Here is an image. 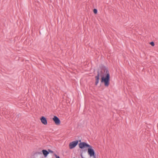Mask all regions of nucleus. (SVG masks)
I'll list each match as a JSON object with an SVG mask.
<instances>
[{
  "label": "nucleus",
  "mask_w": 158,
  "mask_h": 158,
  "mask_svg": "<svg viewBox=\"0 0 158 158\" xmlns=\"http://www.w3.org/2000/svg\"><path fill=\"white\" fill-rule=\"evenodd\" d=\"M78 143V140L73 141L69 143V146L70 149H72L75 148L77 144Z\"/></svg>",
  "instance_id": "4"
},
{
  "label": "nucleus",
  "mask_w": 158,
  "mask_h": 158,
  "mask_svg": "<svg viewBox=\"0 0 158 158\" xmlns=\"http://www.w3.org/2000/svg\"><path fill=\"white\" fill-rule=\"evenodd\" d=\"M93 11H94V14H97V12H98V10L97 9H94Z\"/></svg>",
  "instance_id": "10"
},
{
  "label": "nucleus",
  "mask_w": 158,
  "mask_h": 158,
  "mask_svg": "<svg viewBox=\"0 0 158 158\" xmlns=\"http://www.w3.org/2000/svg\"><path fill=\"white\" fill-rule=\"evenodd\" d=\"M53 120L56 125H58L60 124V120L56 116H54L53 118Z\"/></svg>",
  "instance_id": "5"
},
{
  "label": "nucleus",
  "mask_w": 158,
  "mask_h": 158,
  "mask_svg": "<svg viewBox=\"0 0 158 158\" xmlns=\"http://www.w3.org/2000/svg\"><path fill=\"white\" fill-rule=\"evenodd\" d=\"M150 44L152 46H154L155 45L154 43L153 42H151L150 43Z\"/></svg>",
  "instance_id": "11"
},
{
  "label": "nucleus",
  "mask_w": 158,
  "mask_h": 158,
  "mask_svg": "<svg viewBox=\"0 0 158 158\" xmlns=\"http://www.w3.org/2000/svg\"><path fill=\"white\" fill-rule=\"evenodd\" d=\"M100 73L99 71L97 72V75L95 77V85H97L98 83L99 80Z\"/></svg>",
  "instance_id": "6"
},
{
  "label": "nucleus",
  "mask_w": 158,
  "mask_h": 158,
  "mask_svg": "<svg viewBox=\"0 0 158 158\" xmlns=\"http://www.w3.org/2000/svg\"><path fill=\"white\" fill-rule=\"evenodd\" d=\"M81 157H82V158H83V156H82V155H81Z\"/></svg>",
  "instance_id": "14"
},
{
  "label": "nucleus",
  "mask_w": 158,
  "mask_h": 158,
  "mask_svg": "<svg viewBox=\"0 0 158 158\" xmlns=\"http://www.w3.org/2000/svg\"><path fill=\"white\" fill-rule=\"evenodd\" d=\"M56 158H60V157L58 156H57V155H56Z\"/></svg>",
  "instance_id": "13"
},
{
  "label": "nucleus",
  "mask_w": 158,
  "mask_h": 158,
  "mask_svg": "<svg viewBox=\"0 0 158 158\" xmlns=\"http://www.w3.org/2000/svg\"><path fill=\"white\" fill-rule=\"evenodd\" d=\"M88 153L90 157L93 156V158H96V156L95 154V152L92 147H89L88 148Z\"/></svg>",
  "instance_id": "2"
},
{
  "label": "nucleus",
  "mask_w": 158,
  "mask_h": 158,
  "mask_svg": "<svg viewBox=\"0 0 158 158\" xmlns=\"http://www.w3.org/2000/svg\"><path fill=\"white\" fill-rule=\"evenodd\" d=\"M40 120L42 123L44 125H46L47 124V120L44 116H42L40 118Z\"/></svg>",
  "instance_id": "7"
},
{
  "label": "nucleus",
  "mask_w": 158,
  "mask_h": 158,
  "mask_svg": "<svg viewBox=\"0 0 158 158\" xmlns=\"http://www.w3.org/2000/svg\"><path fill=\"white\" fill-rule=\"evenodd\" d=\"M40 156V157L42 156V153L41 152H37L34 154L35 156H37L38 155Z\"/></svg>",
  "instance_id": "9"
},
{
  "label": "nucleus",
  "mask_w": 158,
  "mask_h": 158,
  "mask_svg": "<svg viewBox=\"0 0 158 158\" xmlns=\"http://www.w3.org/2000/svg\"><path fill=\"white\" fill-rule=\"evenodd\" d=\"M48 152H51L52 153H53V151H52L50 149H48Z\"/></svg>",
  "instance_id": "12"
},
{
  "label": "nucleus",
  "mask_w": 158,
  "mask_h": 158,
  "mask_svg": "<svg viewBox=\"0 0 158 158\" xmlns=\"http://www.w3.org/2000/svg\"><path fill=\"white\" fill-rule=\"evenodd\" d=\"M101 73L106 75L102 76L101 82L104 83L106 87H108L110 84V75L108 69L105 66L102 67L101 68Z\"/></svg>",
  "instance_id": "1"
},
{
  "label": "nucleus",
  "mask_w": 158,
  "mask_h": 158,
  "mask_svg": "<svg viewBox=\"0 0 158 158\" xmlns=\"http://www.w3.org/2000/svg\"><path fill=\"white\" fill-rule=\"evenodd\" d=\"M42 152L45 157H47L49 154V152L46 150H42Z\"/></svg>",
  "instance_id": "8"
},
{
  "label": "nucleus",
  "mask_w": 158,
  "mask_h": 158,
  "mask_svg": "<svg viewBox=\"0 0 158 158\" xmlns=\"http://www.w3.org/2000/svg\"><path fill=\"white\" fill-rule=\"evenodd\" d=\"M79 147L81 149H83L84 148L91 147V146L89 144L84 142H81L79 143Z\"/></svg>",
  "instance_id": "3"
}]
</instances>
